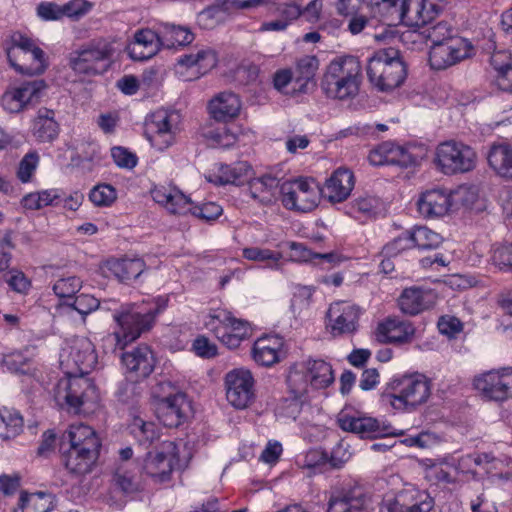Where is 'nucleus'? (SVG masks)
I'll list each match as a JSON object with an SVG mask.
<instances>
[{
  "label": "nucleus",
  "instance_id": "obj_1",
  "mask_svg": "<svg viewBox=\"0 0 512 512\" xmlns=\"http://www.w3.org/2000/svg\"><path fill=\"white\" fill-rule=\"evenodd\" d=\"M362 83L360 60L351 55L333 59L321 79L320 88L327 98L333 100L354 99Z\"/></svg>",
  "mask_w": 512,
  "mask_h": 512
},
{
  "label": "nucleus",
  "instance_id": "obj_2",
  "mask_svg": "<svg viewBox=\"0 0 512 512\" xmlns=\"http://www.w3.org/2000/svg\"><path fill=\"white\" fill-rule=\"evenodd\" d=\"M165 308V302H156L153 305L127 304L120 311L113 314L114 320L120 326L119 332H114L105 337L107 344H115L123 349L127 344L138 339L142 333L149 331L156 316Z\"/></svg>",
  "mask_w": 512,
  "mask_h": 512
},
{
  "label": "nucleus",
  "instance_id": "obj_3",
  "mask_svg": "<svg viewBox=\"0 0 512 512\" xmlns=\"http://www.w3.org/2000/svg\"><path fill=\"white\" fill-rule=\"evenodd\" d=\"M430 395V380L423 374L414 373L393 378L381 398L396 410L410 412L426 403Z\"/></svg>",
  "mask_w": 512,
  "mask_h": 512
},
{
  "label": "nucleus",
  "instance_id": "obj_4",
  "mask_svg": "<svg viewBox=\"0 0 512 512\" xmlns=\"http://www.w3.org/2000/svg\"><path fill=\"white\" fill-rule=\"evenodd\" d=\"M366 72L369 82L381 92L399 87L407 76L400 52L392 47L375 52L368 60Z\"/></svg>",
  "mask_w": 512,
  "mask_h": 512
},
{
  "label": "nucleus",
  "instance_id": "obj_5",
  "mask_svg": "<svg viewBox=\"0 0 512 512\" xmlns=\"http://www.w3.org/2000/svg\"><path fill=\"white\" fill-rule=\"evenodd\" d=\"M114 55L113 45L104 39L93 40L71 53L69 65L78 74L94 76L106 72Z\"/></svg>",
  "mask_w": 512,
  "mask_h": 512
},
{
  "label": "nucleus",
  "instance_id": "obj_6",
  "mask_svg": "<svg viewBox=\"0 0 512 512\" xmlns=\"http://www.w3.org/2000/svg\"><path fill=\"white\" fill-rule=\"evenodd\" d=\"M11 41L12 46L7 50V57L16 71L33 76L42 74L46 70L45 53L33 39L21 33H15Z\"/></svg>",
  "mask_w": 512,
  "mask_h": 512
},
{
  "label": "nucleus",
  "instance_id": "obj_7",
  "mask_svg": "<svg viewBox=\"0 0 512 512\" xmlns=\"http://www.w3.org/2000/svg\"><path fill=\"white\" fill-rule=\"evenodd\" d=\"M477 155L470 146L457 141H445L436 148L435 164L443 174L455 175L473 170Z\"/></svg>",
  "mask_w": 512,
  "mask_h": 512
},
{
  "label": "nucleus",
  "instance_id": "obj_8",
  "mask_svg": "<svg viewBox=\"0 0 512 512\" xmlns=\"http://www.w3.org/2000/svg\"><path fill=\"white\" fill-rule=\"evenodd\" d=\"M283 205L290 210L309 212L318 203V187L313 181L294 179L280 186Z\"/></svg>",
  "mask_w": 512,
  "mask_h": 512
},
{
  "label": "nucleus",
  "instance_id": "obj_9",
  "mask_svg": "<svg viewBox=\"0 0 512 512\" xmlns=\"http://www.w3.org/2000/svg\"><path fill=\"white\" fill-rule=\"evenodd\" d=\"M371 496L357 483L335 488L330 495L326 512H368Z\"/></svg>",
  "mask_w": 512,
  "mask_h": 512
},
{
  "label": "nucleus",
  "instance_id": "obj_10",
  "mask_svg": "<svg viewBox=\"0 0 512 512\" xmlns=\"http://www.w3.org/2000/svg\"><path fill=\"white\" fill-rule=\"evenodd\" d=\"M95 386L83 376H73L59 380L55 387L54 397L58 404L65 403L75 413L95 394Z\"/></svg>",
  "mask_w": 512,
  "mask_h": 512
},
{
  "label": "nucleus",
  "instance_id": "obj_11",
  "mask_svg": "<svg viewBox=\"0 0 512 512\" xmlns=\"http://www.w3.org/2000/svg\"><path fill=\"white\" fill-rule=\"evenodd\" d=\"M472 44L465 38H452L448 42L430 46L429 63L434 70H444L470 57Z\"/></svg>",
  "mask_w": 512,
  "mask_h": 512
},
{
  "label": "nucleus",
  "instance_id": "obj_12",
  "mask_svg": "<svg viewBox=\"0 0 512 512\" xmlns=\"http://www.w3.org/2000/svg\"><path fill=\"white\" fill-rule=\"evenodd\" d=\"M473 384L488 400L501 402L512 398V368L483 373L475 377Z\"/></svg>",
  "mask_w": 512,
  "mask_h": 512
},
{
  "label": "nucleus",
  "instance_id": "obj_13",
  "mask_svg": "<svg viewBox=\"0 0 512 512\" xmlns=\"http://www.w3.org/2000/svg\"><path fill=\"white\" fill-rule=\"evenodd\" d=\"M225 387L226 398L236 409H245L254 401V378L249 370L238 368L228 372Z\"/></svg>",
  "mask_w": 512,
  "mask_h": 512
},
{
  "label": "nucleus",
  "instance_id": "obj_14",
  "mask_svg": "<svg viewBox=\"0 0 512 512\" xmlns=\"http://www.w3.org/2000/svg\"><path fill=\"white\" fill-rule=\"evenodd\" d=\"M434 504V499L427 491L409 487L398 492L393 499L385 501L380 512H430Z\"/></svg>",
  "mask_w": 512,
  "mask_h": 512
},
{
  "label": "nucleus",
  "instance_id": "obj_15",
  "mask_svg": "<svg viewBox=\"0 0 512 512\" xmlns=\"http://www.w3.org/2000/svg\"><path fill=\"white\" fill-rule=\"evenodd\" d=\"M180 115L176 111L158 110L152 114L148 139L153 147L163 151L172 145Z\"/></svg>",
  "mask_w": 512,
  "mask_h": 512
},
{
  "label": "nucleus",
  "instance_id": "obj_16",
  "mask_svg": "<svg viewBox=\"0 0 512 512\" xmlns=\"http://www.w3.org/2000/svg\"><path fill=\"white\" fill-rule=\"evenodd\" d=\"M361 309L357 305L336 302L330 305L328 327L334 337L350 335L357 331Z\"/></svg>",
  "mask_w": 512,
  "mask_h": 512
},
{
  "label": "nucleus",
  "instance_id": "obj_17",
  "mask_svg": "<svg viewBox=\"0 0 512 512\" xmlns=\"http://www.w3.org/2000/svg\"><path fill=\"white\" fill-rule=\"evenodd\" d=\"M190 411L191 404L184 393H169L160 399L157 417L164 426L175 428L185 421Z\"/></svg>",
  "mask_w": 512,
  "mask_h": 512
},
{
  "label": "nucleus",
  "instance_id": "obj_18",
  "mask_svg": "<svg viewBox=\"0 0 512 512\" xmlns=\"http://www.w3.org/2000/svg\"><path fill=\"white\" fill-rule=\"evenodd\" d=\"M45 88L46 83L43 80L23 83L20 87L5 92L1 98V105L9 113H18L29 103L37 100Z\"/></svg>",
  "mask_w": 512,
  "mask_h": 512
},
{
  "label": "nucleus",
  "instance_id": "obj_19",
  "mask_svg": "<svg viewBox=\"0 0 512 512\" xmlns=\"http://www.w3.org/2000/svg\"><path fill=\"white\" fill-rule=\"evenodd\" d=\"M121 362L126 372L137 378H146L154 370L155 357L147 345H139L121 355Z\"/></svg>",
  "mask_w": 512,
  "mask_h": 512
},
{
  "label": "nucleus",
  "instance_id": "obj_20",
  "mask_svg": "<svg viewBox=\"0 0 512 512\" xmlns=\"http://www.w3.org/2000/svg\"><path fill=\"white\" fill-rule=\"evenodd\" d=\"M354 183V175L349 169L338 168L326 180L321 192L330 202L340 203L350 196Z\"/></svg>",
  "mask_w": 512,
  "mask_h": 512
},
{
  "label": "nucleus",
  "instance_id": "obj_21",
  "mask_svg": "<svg viewBox=\"0 0 512 512\" xmlns=\"http://www.w3.org/2000/svg\"><path fill=\"white\" fill-rule=\"evenodd\" d=\"M339 427L348 432L357 434L360 438L374 439L388 434V427L372 417H353L342 415L338 418Z\"/></svg>",
  "mask_w": 512,
  "mask_h": 512
},
{
  "label": "nucleus",
  "instance_id": "obj_22",
  "mask_svg": "<svg viewBox=\"0 0 512 512\" xmlns=\"http://www.w3.org/2000/svg\"><path fill=\"white\" fill-rule=\"evenodd\" d=\"M217 64V55L211 48H201L196 52L185 54L177 60V72L183 74L181 69H194L193 77L186 80L197 79L206 74Z\"/></svg>",
  "mask_w": 512,
  "mask_h": 512
},
{
  "label": "nucleus",
  "instance_id": "obj_23",
  "mask_svg": "<svg viewBox=\"0 0 512 512\" xmlns=\"http://www.w3.org/2000/svg\"><path fill=\"white\" fill-rule=\"evenodd\" d=\"M451 206V193L445 189L428 190L418 201L419 212L427 218L444 216Z\"/></svg>",
  "mask_w": 512,
  "mask_h": 512
},
{
  "label": "nucleus",
  "instance_id": "obj_24",
  "mask_svg": "<svg viewBox=\"0 0 512 512\" xmlns=\"http://www.w3.org/2000/svg\"><path fill=\"white\" fill-rule=\"evenodd\" d=\"M162 47L160 25L157 30L142 29L135 34V42L129 48V55L134 60H148Z\"/></svg>",
  "mask_w": 512,
  "mask_h": 512
},
{
  "label": "nucleus",
  "instance_id": "obj_25",
  "mask_svg": "<svg viewBox=\"0 0 512 512\" xmlns=\"http://www.w3.org/2000/svg\"><path fill=\"white\" fill-rule=\"evenodd\" d=\"M52 109L41 107L32 123V135L38 143H52L60 133V124L55 119Z\"/></svg>",
  "mask_w": 512,
  "mask_h": 512
},
{
  "label": "nucleus",
  "instance_id": "obj_26",
  "mask_svg": "<svg viewBox=\"0 0 512 512\" xmlns=\"http://www.w3.org/2000/svg\"><path fill=\"white\" fill-rule=\"evenodd\" d=\"M153 200L169 213L184 215L192 209V201L176 188L157 187L151 191Z\"/></svg>",
  "mask_w": 512,
  "mask_h": 512
},
{
  "label": "nucleus",
  "instance_id": "obj_27",
  "mask_svg": "<svg viewBox=\"0 0 512 512\" xmlns=\"http://www.w3.org/2000/svg\"><path fill=\"white\" fill-rule=\"evenodd\" d=\"M415 328L412 323L397 319H387L377 327L376 338L382 343L403 344L410 342Z\"/></svg>",
  "mask_w": 512,
  "mask_h": 512
},
{
  "label": "nucleus",
  "instance_id": "obj_28",
  "mask_svg": "<svg viewBox=\"0 0 512 512\" xmlns=\"http://www.w3.org/2000/svg\"><path fill=\"white\" fill-rule=\"evenodd\" d=\"M283 345V338L278 335L260 337L253 345V359L262 366H272L280 361Z\"/></svg>",
  "mask_w": 512,
  "mask_h": 512
},
{
  "label": "nucleus",
  "instance_id": "obj_29",
  "mask_svg": "<svg viewBox=\"0 0 512 512\" xmlns=\"http://www.w3.org/2000/svg\"><path fill=\"white\" fill-rule=\"evenodd\" d=\"M208 110L215 120L227 121L239 115L241 100L231 91L220 92L209 101Z\"/></svg>",
  "mask_w": 512,
  "mask_h": 512
},
{
  "label": "nucleus",
  "instance_id": "obj_30",
  "mask_svg": "<svg viewBox=\"0 0 512 512\" xmlns=\"http://www.w3.org/2000/svg\"><path fill=\"white\" fill-rule=\"evenodd\" d=\"M62 451V461L65 467L75 474H85L91 471L92 465L95 463L99 451L89 448H76L66 446Z\"/></svg>",
  "mask_w": 512,
  "mask_h": 512
},
{
  "label": "nucleus",
  "instance_id": "obj_31",
  "mask_svg": "<svg viewBox=\"0 0 512 512\" xmlns=\"http://www.w3.org/2000/svg\"><path fill=\"white\" fill-rule=\"evenodd\" d=\"M66 445L97 451H99L101 446L95 431L90 426L82 423L70 425L69 429L63 434L60 449H64Z\"/></svg>",
  "mask_w": 512,
  "mask_h": 512
},
{
  "label": "nucleus",
  "instance_id": "obj_32",
  "mask_svg": "<svg viewBox=\"0 0 512 512\" xmlns=\"http://www.w3.org/2000/svg\"><path fill=\"white\" fill-rule=\"evenodd\" d=\"M435 303V295L421 288H407L399 297L401 311L408 315H416L432 307Z\"/></svg>",
  "mask_w": 512,
  "mask_h": 512
},
{
  "label": "nucleus",
  "instance_id": "obj_33",
  "mask_svg": "<svg viewBox=\"0 0 512 512\" xmlns=\"http://www.w3.org/2000/svg\"><path fill=\"white\" fill-rule=\"evenodd\" d=\"M489 166L501 178L512 180V145L493 144L488 152Z\"/></svg>",
  "mask_w": 512,
  "mask_h": 512
},
{
  "label": "nucleus",
  "instance_id": "obj_34",
  "mask_svg": "<svg viewBox=\"0 0 512 512\" xmlns=\"http://www.w3.org/2000/svg\"><path fill=\"white\" fill-rule=\"evenodd\" d=\"M435 17L425 0H403L399 19L408 26L421 27Z\"/></svg>",
  "mask_w": 512,
  "mask_h": 512
},
{
  "label": "nucleus",
  "instance_id": "obj_35",
  "mask_svg": "<svg viewBox=\"0 0 512 512\" xmlns=\"http://www.w3.org/2000/svg\"><path fill=\"white\" fill-rule=\"evenodd\" d=\"M110 272L121 282L137 279L145 270V262L140 258L112 259L107 262Z\"/></svg>",
  "mask_w": 512,
  "mask_h": 512
},
{
  "label": "nucleus",
  "instance_id": "obj_36",
  "mask_svg": "<svg viewBox=\"0 0 512 512\" xmlns=\"http://www.w3.org/2000/svg\"><path fill=\"white\" fill-rule=\"evenodd\" d=\"M280 186V180L270 174H265L258 178H250L248 181L251 197L259 200L261 203L271 202Z\"/></svg>",
  "mask_w": 512,
  "mask_h": 512
},
{
  "label": "nucleus",
  "instance_id": "obj_37",
  "mask_svg": "<svg viewBox=\"0 0 512 512\" xmlns=\"http://www.w3.org/2000/svg\"><path fill=\"white\" fill-rule=\"evenodd\" d=\"M159 25L163 48L171 49L176 46H186L194 40V34L185 26L168 22H162Z\"/></svg>",
  "mask_w": 512,
  "mask_h": 512
},
{
  "label": "nucleus",
  "instance_id": "obj_38",
  "mask_svg": "<svg viewBox=\"0 0 512 512\" xmlns=\"http://www.w3.org/2000/svg\"><path fill=\"white\" fill-rule=\"evenodd\" d=\"M145 387L139 381L124 379L118 384L115 397L119 403L133 410L141 405Z\"/></svg>",
  "mask_w": 512,
  "mask_h": 512
},
{
  "label": "nucleus",
  "instance_id": "obj_39",
  "mask_svg": "<svg viewBox=\"0 0 512 512\" xmlns=\"http://www.w3.org/2000/svg\"><path fill=\"white\" fill-rule=\"evenodd\" d=\"M78 2H68L60 6L53 2H41L37 6V15L44 21H57L64 16L78 17L87 13L86 9H74L73 6Z\"/></svg>",
  "mask_w": 512,
  "mask_h": 512
},
{
  "label": "nucleus",
  "instance_id": "obj_40",
  "mask_svg": "<svg viewBox=\"0 0 512 512\" xmlns=\"http://www.w3.org/2000/svg\"><path fill=\"white\" fill-rule=\"evenodd\" d=\"M304 363L313 389H325L334 382V373L329 363L324 360H308Z\"/></svg>",
  "mask_w": 512,
  "mask_h": 512
},
{
  "label": "nucleus",
  "instance_id": "obj_41",
  "mask_svg": "<svg viewBox=\"0 0 512 512\" xmlns=\"http://www.w3.org/2000/svg\"><path fill=\"white\" fill-rule=\"evenodd\" d=\"M419 35L430 42V46H436L444 42L450 41L452 38H458L456 30L446 21L432 23L428 21L421 26Z\"/></svg>",
  "mask_w": 512,
  "mask_h": 512
},
{
  "label": "nucleus",
  "instance_id": "obj_42",
  "mask_svg": "<svg viewBox=\"0 0 512 512\" xmlns=\"http://www.w3.org/2000/svg\"><path fill=\"white\" fill-rule=\"evenodd\" d=\"M319 61L316 56L307 55L297 61L294 72V90L306 92L310 83L313 84Z\"/></svg>",
  "mask_w": 512,
  "mask_h": 512
},
{
  "label": "nucleus",
  "instance_id": "obj_43",
  "mask_svg": "<svg viewBox=\"0 0 512 512\" xmlns=\"http://www.w3.org/2000/svg\"><path fill=\"white\" fill-rule=\"evenodd\" d=\"M143 469L156 482H166L172 473L171 459L164 453H157L155 455L149 453Z\"/></svg>",
  "mask_w": 512,
  "mask_h": 512
},
{
  "label": "nucleus",
  "instance_id": "obj_44",
  "mask_svg": "<svg viewBox=\"0 0 512 512\" xmlns=\"http://www.w3.org/2000/svg\"><path fill=\"white\" fill-rule=\"evenodd\" d=\"M252 167L247 162H237L233 165H221L219 168V182L220 184H234L243 185L248 183L252 177Z\"/></svg>",
  "mask_w": 512,
  "mask_h": 512
},
{
  "label": "nucleus",
  "instance_id": "obj_45",
  "mask_svg": "<svg viewBox=\"0 0 512 512\" xmlns=\"http://www.w3.org/2000/svg\"><path fill=\"white\" fill-rule=\"evenodd\" d=\"M70 357L81 373L87 372L96 362L93 345L87 338L75 340L71 346Z\"/></svg>",
  "mask_w": 512,
  "mask_h": 512
},
{
  "label": "nucleus",
  "instance_id": "obj_46",
  "mask_svg": "<svg viewBox=\"0 0 512 512\" xmlns=\"http://www.w3.org/2000/svg\"><path fill=\"white\" fill-rule=\"evenodd\" d=\"M24 426L22 415L14 409L3 407L0 409V438L13 439L18 436Z\"/></svg>",
  "mask_w": 512,
  "mask_h": 512
},
{
  "label": "nucleus",
  "instance_id": "obj_47",
  "mask_svg": "<svg viewBox=\"0 0 512 512\" xmlns=\"http://www.w3.org/2000/svg\"><path fill=\"white\" fill-rule=\"evenodd\" d=\"M340 451V448L334 449L330 456L325 452L311 451L305 457V465L308 468L316 469L319 472H322L326 466L333 469H339L347 461V458H344L343 456L338 457L337 454Z\"/></svg>",
  "mask_w": 512,
  "mask_h": 512
},
{
  "label": "nucleus",
  "instance_id": "obj_48",
  "mask_svg": "<svg viewBox=\"0 0 512 512\" xmlns=\"http://www.w3.org/2000/svg\"><path fill=\"white\" fill-rule=\"evenodd\" d=\"M287 385L295 399H301L308 393L311 386L305 363L291 367L287 375Z\"/></svg>",
  "mask_w": 512,
  "mask_h": 512
},
{
  "label": "nucleus",
  "instance_id": "obj_49",
  "mask_svg": "<svg viewBox=\"0 0 512 512\" xmlns=\"http://www.w3.org/2000/svg\"><path fill=\"white\" fill-rule=\"evenodd\" d=\"M413 247L419 250L437 249L443 242V237L425 226L409 231Z\"/></svg>",
  "mask_w": 512,
  "mask_h": 512
},
{
  "label": "nucleus",
  "instance_id": "obj_50",
  "mask_svg": "<svg viewBox=\"0 0 512 512\" xmlns=\"http://www.w3.org/2000/svg\"><path fill=\"white\" fill-rule=\"evenodd\" d=\"M219 321L222 324V328L228 330L232 334H236L242 339L249 336L250 325L247 321L235 318L230 312L222 310L218 314L212 316L211 321L208 325L214 327V321Z\"/></svg>",
  "mask_w": 512,
  "mask_h": 512
},
{
  "label": "nucleus",
  "instance_id": "obj_51",
  "mask_svg": "<svg viewBox=\"0 0 512 512\" xmlns=\"http://www.w3.org/2000/svg\"><path fill=\"white\" fill-rule=\"evenodd\" d=\"M288 247L290 249L289 258L294 262H311L318 259L328 263H334L338 258L335 253H314L304 244L298 242H289Z\"/></svg>",
  "mask_w": 512,
  "mask_h": 512
},
{
  "label": "nucleus",
  "instance_id": "obj_52",
  "mask_svg": "<svg viewBox=\"0 0 512 512\" xmlns=\"http://www.w3.org/2000/svg\"><path fill=\"white\" fill-rule=\"evenodd\" d=\"M132 433L142 445L152 444L159 436L156 425L140 417H134Z\"/></svg>",
  "mask_w": 512,
  "mask_h": 512
},
{
  "label": "nucleus",
  "instance_id": "obj_53",
  "mask_svg": "<svg viewBox=\"0 0 512 512\" xmlns=\"http://www.w3.org/2000/svg\"><path fill=\"white\" fill-rule=\"evenodd\" d=\"M19 506L23 512H48L50 502L43 492L29 495L22 492L19 498Z\"/></svg>",
  "mask_w": 512,
  "mask_h": 512
},
{
  "label": "nucleus",
  "instance_id": "obj_54",
  "mask_svg": "<svg viewBox=\"0 0 512 512\" xmlns=\"http://www.w3.org/2000/svg\"><path fill=\"white\" fill-rule=\"evenodd\" d=\"M205 137L213 147L230 148L237 141L236 134L226 126L207 131Z\"/></svg>",
  "mask_w": 512,
  "mask_h": 512
},
{
  "label": "nucleus",
  "instance_id": "obj_55",
  "mask_svg": "<svg viewBox=\"0 0 512 512\" xmlns=\"http://www.w3.org/2000/svg\"><path fill=\"white\" fill-rule=\"evenodd\" d=\"M117 198L115 188L109 184H99L89 193V199L95 206H110Z\"/></svg>",
  "mask_w": 512,
  "mask_h": 512
},
{
  "label": "nucleus",
  "instance_id": "obj_56",
  "mask_svg": "<svg viewBox=\"0 0 512 512\" xmlns=\"http://www.w3.org/2000/svg\"><path fill=\"white\" fill-rule=\"evenodd\" d=\"M81 289V281L77 277H67L57 280L53 285L54 293L65 301L70 302L73 296Z\"/></svg>",
  "mask_w": 512,
  "mask_h": 512
},
{
  "label": "nucleus",
  "instance_id": "obj_57",
  "mask_svg": "<svg viewBox=\"0 0 512 512\" xmlns=\"http://www.w3.org/2000/svg\"><path fill=\"white\" fill-rule=\"evenodd\" d=\"M40 161L37 151H30L24 155L18 165L17 177L22 183L31 180Z\"/></svg>",
  "mask_w": 512,
  "mask_h": 512
},
{
  "label": "nucleus",
  "instance_id": "obj_58",
  "mask_svg": "<svg viewBox=\"0 0 512 512\" xmlns=\"http://www.w3.org/2000/svg\"><path fill=\"white\" fill-rule=\"evenodd\" d=\"M63 304L74 309L80 315L86 316L96 310L99 307L100 302L92 295L80 294L73 298L71 302L64 301Z\"/></svg>",
  "mask_w": 512,
  "mask_h": 512
},
{
  "label": "nucleus",
  "instance_id": "obj_59",
  "mask_svg": "<svg viewBox=\"0 0 512 512\" xmlns=\"http://www.w3.org/2000/svg\"><path fill=\"white\" fill-rule=\"evenodd\" d=\"M492 264L503 272H512V243L495 247L491 255Z\"/></svg>",
  "mask_w": 512,
  "mask_h": 512
},
{
  "label": "nucleus",
  "instance_id": "obj_60",
  "mask_svg": "<svg viewBox=\"0 0 512 512\" xmlns=\"http://www.w3.org/2000/svg\"><path fill=\"white\" fill-rule=\"evenodd\" d=\"M314 288L310 286L298 285L295 287L293 297L291 299V309L294 313L307 309L310 306Z\"/></svg>",
  "mask_w": 512,
  "mask_h": 512
},
{
  "label": "nucleus",
  "instance_id": "obj_61",
  "mask_svg": "<svg viewBox=\"0 0 512 512\" xmlns=\"http://www.w3.org/2000/svg\"><path fill=\"white\" fill-rule=\"evenodd\" d=\"M412 247L413 245L409 231H406L387 243L382 249V255L384 257L392 258Z\"/></svg>",
  "mask_w": 512,
  "mask_h": 512
},
{
  "label": "nucleus",
  "instance_id": "obj_62",
  "mask_svg": "<svg viewBox=\"0 0 512 512\" xmlns=\"http://www.w3.org/2000/svg\"><path fill=\"white\" fill-rule=\"evenodd\" d=\"M242 256L247 260L256 262H264L268 260L278 262L282 258V254L280 252H274L270 249H262L259 247L244 248Z\"/></svg>",
  "mask_w": 512,
  "mask_h": 512
},
{
  "label": "nucleus",
  "instance_id": "obj_63",
  "mask_svg": "<svg viewBox=\"0 0 512 512\" xmlns=\"http://www.w3.org/2000/svg\"><path fill=\"white\" fill-rule=\"evenodd\" d=\"M191 209L190 213L206 221H213L217 219L223 212L222 207L214 202L204 203L200 206L192 205Z\"/></svg>",
  "mask_w": 512,
  "mask_h": 512
},
{
  "label": "nucleus",
  "instance_id": "obj_64",
  "mask_svg": "<svg viewBox=\"0 0 512 512\" xmlns=\"http://www.w3.org/2000/svg\"><path fill=\"white\" fill-rule=\"evenodd\" d=\"M392 142H383L370 151L368 160L374 166L389 165Z\"/></svg>",
  "mask_w": 512,
  "mask_h": 512
}]
</instances>
